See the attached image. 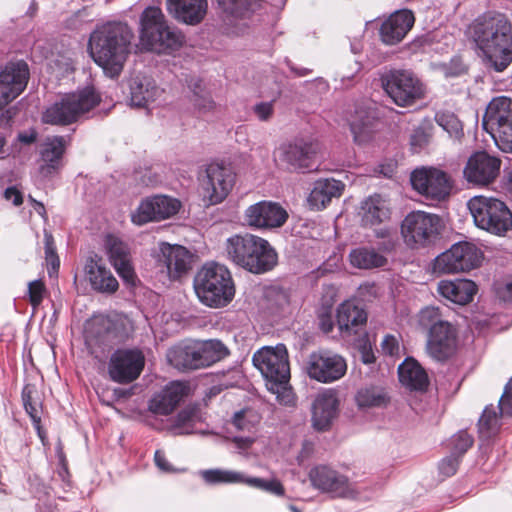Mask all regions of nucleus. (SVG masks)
I'll return each instance as SVG.
<instances>
[{
	"label": "nucleus",
	"mask_w": 512,
	"mask_h": 512,
	"mask_svg": "<svg viewBox=\"0 0 512 512\" xmlns=\"http://www.w3.org/2000/svg\"><path fill=\"white\" fill-rule=\"evenodd\" d=\"M466 36L487 67L503 72L512 63V23L506 15H479L468 25Z\"/></svg>",
	"instance_id": "1"
},
{
	"label": "nucleus",
	"mask_w": 512,
	"mask_h": 512,
	"mask_svg": "<svg viewBox=\"0 0 512 512\" xmlns=\"http://www.w3.org/2000/svg\"><path fill=\"white\" fill-rule=\"evenodd\" d=\"M133 32L127 24L107 23L95 29L88 49L94 62L110 77L118 76L131 51Z\"/></svg>",
	"instance_id": "2"
},
{
	"label": "nucleus",
	"mask_w": 512,
	"mask_h": 512,
	"mask_svg": "<svg viewBox=\"0 0 512 512\" xmlns=\"http://www.w3.org/2000/svg\"><path fill=\"white\" fill-rule=\"evenodd\" d=\"M227 258L237 266L254 274L272 270L278 263V255L270 243L251 233L236 234L225 242Z\"/></svg>",
	"instance_id": "3"
},
{
	"label": "nucleus",
	"mask_w": 512,
	"mask_h": 512,
	"mask_svg": "<svg viewBox=\"0 0 512 512\" xmlns=\"http://www.w3.org/2000/svg\"><path fill=\"white\" fill-rule=\"evenodd\" d=\"M227 346L218 339L181 341L166 353L167 361L179 371H195L212 366L229 355Z\"/></svg>",
	"instance_id": "4"
},
{
	"label": "nucleus",
	"mask_w": 512,
	"mask_h": 512,
	"mask_svg": "<svg viewBox=\"0 0 512 512\" xmlns=\"http://www.w3.org/2000/svg\"><path fill=\"white\" fill-rule=\"evenodd\" d=\"M194 290L201 303L220 308L229 304L235 287L228 268L218 263L205 264L194 278Z\"/></svg>",
	"instance_id": "5"
},
{
	"label": "nucleus",
	"mask_w": 512,
	"mask_h": 512,
	"mask_svg": "<svg viewBox=\"0 0 512 512\" xmlns=\"http://www.w3.org/2000/svg\"><path fill=\"white\" fill-rule=\"evenodd\" d=\"M184 37L168 26L162 10L148 7L141 15L140 44L143 49L155 53H170L182 46Z\"/></svg>",
	"instance_id": "6"
},
{
	"label": "nucleus",
	"mask_w": 512,
	"mask_h": 512,
	"mask_svg": "<svg viewBox=\"0 0 512 512\" xmlns=\"http://www.w3.org/2000/svg\"><path fill=\"white\" fill-rule=\"evenodd\" d=\"M100 95L94 87L64 95L59 101L49 106L42 115L44 123L52 125H69L76 122L100 103Z\"/></svg>",
	"instance_id": "7"
},
{
	"label": "nucleus",
	"mask_w": 512,
	"mask_h": 512,
	"mask_svg": "<svg viewBox=\"0 0 512 512\" xmlns=\"http://www.w3.org/2000/svg\"><path fill=\"white\" fill-rule=\"evenodd\" d=\"M467 206L478 228L497 236L512 230V212L503 201L479 195L472 197Z\"/></svg>",
	"instance_id": "8"
},
{
	"label": "nucleus",
	"mask_w": 512,
	"mask_h": 512,
	"mask_svg": "<svg viewBox=\"0 0 512 512\" xmlns=\"http://www.w3.org/2000/svg\"><path fill=\"white\" fill-rule=\"evenodd\" d=\"M482 126L503 152H512V100L506 96L493 98L482 119Z\"/></svg>",
	"instance_id": "9"
},
{
	"label": "nucleus",
	"mask_w": 512,
	"mask_h": 512,
	"mask_svg": "<svg viewBox=\"0 0 512 512\" xmlns=\"http://www.w3.org/2000/svg\"><path fill=\"white\" fill-rule=\"evenodd\" d=\"M401 236L412 248H425L433 244L440 234V218L424 211H412L401 222Z\"/></svg>",
	"instance_id": "10"
},
{
	"label": "nucleus",
	"mask_w": 512,
	"mask_h": 512,
	"mask_svg": "<svg viewBox=\"0 0 512 512\" xmlns=\"http://www.w3.org/2000/svg\"><path fill=\"white\" fill-rule=\"evenodd\" d=\"M381 82L387 95L401 107L414 104L426 94L425 85L409 70H390L382 75Z\"/></svg>",
	"instance_id": "11"
},
{
	"label": "nucleus",
	"mask_w": 512,
	"mask_h": 512,
	"mask_svg": "<svg viewBox=\"0 0 512 512\" xmlns=\"http://www.w3.org/2000/svg\"><path fill=\"white\" fill-rule=\"evenodd\" d=\"M320 152L321 145L318 141L296 138L281 144L274 152V157L290 170L306 172L314 169Z\"/></svg>",
	"instance_id": "12"
},
{
	"label": "nucleus",
	"mask_w": 512,
	"mask_h": 512,
	"mask_svg": "<svg viewBox=\"0 0 512 512\" xmlns=\"http://www.w3.org/2000/svg\"><path fill=\"white\" fill-rule=\"evenodd\" d=\"M483 259L482 251L471 242H458L437 256L433 270L440 274L467 272L477 268Z\"/></svg>",
	"instance_id": "13"
},
{
	"label": "nucleus",
	"mask_w": 512,
	"mask_h": 512,
	"mask_svg": "<svg viewBox=\"0 0 512 512\" xmlns=\"http://www.w3.org/2000/svg\"><path fill=\"white\" fill-rule=\"evenodd\" d=\"M305 371L310 379L328 384L341 379L346 374L347 363L340 354L330 350H319L308 356Z\"/></svg>",
	"instance_id": "14"
},
{
	"label": "nucleus",
	"mask_w": 512,
	"mask_h": 512,
	"mask_svg": "<svg viewBox=\"0 0 512 512\" xmlns=\"http://www.w3.org/2000/svg\"><path fill=\"white\" fill-rule=\"evenodd\" d=\"M253 364L267 383L289 382L290 366L287 348L284 344L261 348L253 355Z\"/></svg>",
	"instance_id": "15"
},
{
	"label": "nucleus",
	"mask_w": 512,
	"mask_h": 512,
	"mask_svg": "<svg viewBox=\"0 0 512 512\" xmlns=\"http://www.w3.org/2000/svg\"><path fill=\"white\" fill-rule=\"evenodd\" d=\"M413 188L427 199L444 200L451 191L452 184L446 172L434 167L415 169L410 177Z\"/></svg>",
	"instance_id": "16"
},
{
	"label": "nucleus",
	"mask_w": 512,
	"mask_h": 512,
	"mask_svg": "<svg viewBox=\"0 0 512 512\" xmlns=\"http://www.w3.org/2000/svg\"><path fill=\"white\" fill-rule=\"evenodd\" d=\"M235 173L231 168L217 163L209 164L201 181L204 201L209 205L223 202L235 184Z\"/></svg>",
	"instance_id": "17"
},
{
	"label": "nucleus",
	"mask_w": 512,
	"mask_h": 512,
	"mask_svg": "<svg viewBox=\"0 0 512 512\" xmlns=\"http://www.w3.org/2000/svg\"><path fill=\"white\" fill-rule=\"evenodd\" d=\"M145 365V357L138 349H118L110 357L108 373L116 383L127 384L136 380Z\"/></svg>",
	"instance_id": "18"
},
{
	"label": "nucleus",
	"mask_w": 512,
	"mask_h": 512,
	"mask_svg": "<svg viewBox=\"0 0 512 512\" xmlns=\"http://www.w3.org/2000/svg\"><path fill=\"white\" fill-rule=\"evenodd\" d=\"M288 219V212L277 202L259 201L244 212V221L253 229L264 230L282 227Z\"/></svg>",
	"instance_id": "19"
},
{
	"label": "nucleus",
	"mask_w": 512,
	"mask_h": 512,
	"mask_svg": "<svg viewBox=\"0 0 512 512\" xmlns=\"http://www.w3.org/2000/svg\"><path fill=\"white\" fill-rule=\"evenodd\" d=\"M203 480L208 484H237L243 483L272 494L281 496L284 488L278 480H264L257 477H247L241 472L224 469H208L201 471Z\"/></svg>",
	"instance_id": "20"
},
{
	"label": "nucleus",
	"mask_w": 512,
	"mask_h": 512,
	"mask_svg": "<svg viewBox=\"0 0 512 512\" xmlns=\"http://www.w3.org/2000/svg\"><path fill=\"white\" fill-rule=\"evenodd\" d=\"M29 68L26 62H9L0 71V110L16 99L26 88Z\"/></svg>",
	"instance_id": "21"
},
{
	"label": "nucleus",
	"mask_w": 512,
	"mask_h": 512,
	"mask_svg": "<svg viewBox=\"0 0 512 512\" xmlns=\"http://www.w3.org/2000/svg\"><path fill=\"white\" fill-rule=\"evenodd\" d=\"M309 479L314 488L335 497H355L357 494L345 475L325 465L312 468Z\"/></svg>",
	"instance_id": "22"
},
{
	"label": "nucleus",
	"mask_w": 512,
	"mask_h": 512,
	"mask_svg": "<svg viewBox=\"0 0 512 512\" xmlns=\"http://www.w3.org/2000/svg\"><path fill=\"white\" fill-rule=\"evenodd\" d=\"M339 399L335 389L319 392L311 405V426L317 432L329 431L339 415Z\"/></svg>",
	"instance_id": "23"
},
{
	"label": "nucleus",
	"mask_w": 512,
	"mask_h": 512,
	"mask_svg": "<svg viewBox=\"0 0 512 512\" xmlns=\"http://www.w3.org/2000/svg\"><path fill=\"white\" fill-rule=\"evenodd\" d=\"M180 209L177 199L156 195L143 200L132 214V222L143 225L151 221L167 219L175 215Z\"/></svg>",
	"instance_id": "24"
},
{
	"label": "nucleus",
	"mask_w": 512,
	"mask_h": 512,
	"mask_svg": "<svg viewBox=\"0 0 512 512\" xmlns=\"http://www.w3.org/2000/svg\"><path fill=\"white\" fill-rule=\"evenodd\" d=\"M501 160L487 152H476L471 155L464 168V176L470 183L488 185L499 175Z\"/></svg>",
	"instance_id": "25"
},
{
	"label": "nucleus",
	"mask_w": 512,
	"mask_h": 512,
	"mask_svg": "<svg viewBox=\"0 0 512 512\" xmlns=\"http://www.w3.org/2000/svg\"><path fill=\"white\" fill-rule=\"evenodd\" d=\"M457 346V331L447 322L428 333L425 350L432 359L444 362L456 353Z\"/></svg>",
	"instance_id": "26"
},
{
	"label": "nucleus",
	"mask_w": 512,
	"mask_h": 512,
	"mask_svg": "<svg viewBox=\"0 0 512 512\" xmlns=\"http://www.w3.org/2000/svg\"><path fill=\"white\" fill-rule=\"evenodd\" d=\"M188 392L189 386L185 382L173 381L151 398L149 410L157 415H169Z\"/></svg>",
	"instance_id": "27"
},
{
	"label": "nucleus",
	"mask_w": 512,
	"mask_h": 512,
	"mask_svg": "<svg viewBox=\"0 0 512 512\" xmlns=\"http://www.w3.org/2000/svg\"><path fill=\"white\" fill-rule=\"evenodd\" d=\"M414 22L415 18L410 10L396 11L381 25L380 36L382 41L387 45L399 43L411 30Z\"/></svg>",
	"instance_id": "28"
},
{
	"label": "nucleus",
	"mask_w": 512,
	"mask_h": 512,
	"mask_svg": "<svg viewBox=\"0 0 512 512\" xmlns=\"http://www.w3.org/2000/svg\"><path fill=\"white\" fill-rule=\"evenodd\" d=\"M105 248L110 263L118 275L126 282L133 283L135 279L134 269L131 264L130 249L121 240L114 236H108L105 241Z\"/></svg>",
	"instance_id": "29"
},
{
	"label": "nucleus",
	"mask_w": 512,
	"mask_h": 512,
	"mask_svg": "<svg viewBox=\"0 0 512 512\" xmlns=\"http://www.w3.org/2000/svg\"><path fill=\"white\" fill-rule=\"evenodd\" d=\"M160 251L170 279H179L191 269L192 254L185 247L162 243Z\"/></svg>",
	"instance_id": "30"
},
{
	"label": "nucleus",
	"mask_w": 512,
	"mask_h": 512,
	"mask_svg": "<svg viewBox=\"0 0 512 512\" xmlns=\"http://www.w3.org/2000/svg\"><path fill=\"white\" fill-rule=\"evenodd\" d=\"M167 9L176 20L188 25H197L207 14L208 1L167 0Z\"/></svg>",
	"instance_id": "31"
},
{
	"label": "nucleus",
	"mask_w": 512,
	"mask_h": 512,
	"mask_svg": "<svg viewBox=\"0 0 512 512\" xmlns=\"http://www.w3.org/2000/svg\"><path fill=\"white\" fill-rule=\"evenodd\" d=\"M66 142L62 136L48 137L42 145L41 164L39 172L44 177H50L62 167V157Z\"/></svg>",
	"instance_id": "32"
},
{
	"label": "nucleus",
	"mask_w": 512,
	"mask_h": 512,
	"mask_svg": "<svg viewBox=\"0 0 512 512\" xmlns=\"http://www.w3.org/2000/svg\"><path fill=\"white\" fill-rule=\"evenodd\" d=\"M347 121L356 144L363 145L372 139L375 113L370 107H356Z\"/></svg>",
	"instance_id": "33"
},
{
	"label": "nucleus",
	"mask_w": 512,
	"mask_h": 512,
	"mask_svg": "<svg viewBox=\"0 0 512 512\" xmlns=\"http://www.w3.org/2000/svg\"><path fill=\"white\" fill-rule=\"evenodd\" d=\"M359 216L362 226L373 227L388 221L391 216V209L384 197L374 194L361 203Z\"/></svg>",
	"instance_id": "34"
},
{
	"label": "nucleus",
	"mask_w": 512,
	"mask_h": 512,
	"mask_svg": "<svg viewBox=\"0 0 512 512\" xmlns=\"http://www.w3.org/2000/svg\"><path fill=\"white\" fill-rule=\"evenodd\" d=\"M85 275L92 289L97 292L112 294L119 287L117 279L100 260L89 258L85 264Z\"/></svg>",
	"instance_id": "35"
},
{
	"label": "nucleus",
	"mask_w": 512,
	"mask_h": 512,
	"mask_svg": "<svg viewBox=\"0 0 512 512\" xmlns=\"http://www.w3.org/2000/svg\"><path fill=\"white\" fill-rule=\"evenodd\" d=\"M336 319L340 332L351 335L366 323L367 314L355 301L347 300L338 306Z\"/></svg>",
	"instance_id": "36"
},
{
	"label": "nucleus",
	"mask_w": 512,
	"mask_h": 512,
	"mask_svg": "<svg viewBox=\"0 0 512 512\" xmlns=\"http://www.w3.org/2000/svg\"><path fill=\"white\" fill-rule=\"evenodd\" d=\"M345 185L335 179H319L314 183L311 190L308 203L312 209L321 210L325 208L332 198L340 197Z\"/></svg>",
	"instance_id": "37"
},
{
	"label": "nucleus",
	"mask_w": 512,
	"mask_h": 512,
	"mask_svg": "<svg viewBox=\"0 0 512 512\" xmlns=\"http://www.w3.org/2000/svg\"><path fill=\"white\" fill-rule=\"evenodd\" d=\"M476 291L475 283L467 279L455 281L442 280L438 283V292L440 295L461 305L472 301Z\"/></svg>",
	"instance_id": "38"
},
{
	"label": "nucleus",
	"mask_w": 512,
	"mask_h": 512,
	"mask_svg": "<svg viewBox=\"0 0 512 512\" xmlns=\"http://www.w3.org/2000/svg\"><path fill=\"white\" fill-rule=\"evenodd\" d=\"M130 89L131 104L136 107H148L162 93L155 81L147 76L133 78Z\"/></svg>",
	"instance_id": "39"
},
{
	"label": "nucleus",
	"mask_w": 512,
	"mask_h": 512,
	"mask_svg": "<svg viewBox=\"0 0 512 512\" xmlns=\"http://www.w3.org/2000/svg\"><path fill=\"white\" fill-rule=\"evenodd\" d=\"M398 374L402 385L411 390L424 391L428 387V375L422 366L414 359L407 358L398 367Z\"/></svg>",
	"instance_id": "40"
},
{
	"label": "nucleus",
	"mask_w": 512,
	"mask_h": 512,
	"mask_svg": "<svg viewBox=\"0 0 512 512\" xmlns=\"http://www.w3.org/2000/svg\"><path fill=\"white\" fill-rule=\"evenodd\" d=\"M349 260L353 267L359 269L379 268L386 264L387 259L374 248L359 247L349 254Z\"/></svg>",
	"instance_id": "41"
},
{
	"label": "nucleus",
	"mask_w": 512,
	"mask_h": 512,
	"mask_svg": "<svg viewBox=\"0 0 512 512\" xmlns=\"http://www.w3.org/2000/svg\"><path fill=\"white\" fill-rule=\"evenodd\" d=\"M222 10L234 19L244 20L258 8V0H217Z\"/></svg>",
	"instance_id": "42"
},
{
	"label": "nucleus",
	"mask_w": 512,
	"mask_h": 512,
	"mask_svg": "<svg viewBox=\"0 0 512 512\" xmlns=\"http://www.w3.org/2000/svg\"><path fill=\"white\" fill-rule=\"evenodd\" d=\"M201 420L200 410L195 405H189L182 409L172 426V430L176 434H190L193 433L194 425Z\"/></svg>",
	"instance_id": "43"
},
{
	"label": "nucleus",
	"mask_w": 512,
	"mask_h": 512,
	"mask_svg": "<svg viewBox=\"0 0 512 512\" xmlns=\"http://www.w3.org/2000/svg\"><path fill=\"white\" fill-rule=\"evenodd\" d=\"M434 119L451 138L460 140L464 136L463 124L453 112L447 110L438 111Z\"/></svg>",
	"instance_id": "44"
},
{
	"label": "nucleus",
	"mask_w": 512,
	"mask_h": 512,
	"mask_svg": "<svg viewBox=\"0 0 512 512\" xmlns=\"http://www.w3.org/2000/svg\"><path fill=\"white\" fill-rule=\"evenodd\" d=\"M500 416L493 406H487L479 419V434L483 439L496 435L500 429Z\"/></svg>",
	"instance_id": "45"
},
{
	"label": "nucleus",
	"mask_w": 512,
	"mask_h": 512,
	"mask_svg": "<svg viewBox=\"0 0 512 512\" xmlns=\"http://www.w3.org/2000/svg\"><path fill=\"white\" fill-rule=\"evenodd\" d=\"M387 395L382 388L370 387L358 391L356 401L360 407H380L387 403Z\"/></svg>",
	"instance_id": "46"
},
{
	"label": "nucleus",
	"mask_w": 512,
	"mask_h": 512,
	"mask_svg": "<svg viewBox=\"0 0 512 512\" xmlns=\"http://www.w3.org/2000/svg\"><path fill=\"white\" fill-rule=\"evenodd\" d=\"M448 321L444 320L439 308L436 307H425L423 308L418 316L417 323L422 330L432 331L438 326H442Z\"/></svg>",
	"instance_id": "47"
},
{
	"label": "nucleus",
	"mask_w": 512,
	"mask_h": 512,
	"mask_svg": "<svg viewBox=\"0 0 512 512\" xmlns=\"http://www.w3.org/2000/svg\"><path fill=\"white\" fill-rule=\"evenodd\" d=\"M45 260L48 265L49 276L56 275L60 266L59 257L56 253L54 238L51 233L44 232Z\"/></svg>",
	"instance_id": "48"
},
{
	"label": "nucleus",
	"mask_w": 512,
	"mask_h": 512,
	"mask_svg": "<svg viewBox=\"0 0 512 512\" xmlns=\"http://www.w3.org/2000/svg\"><path fill=\"white\" fill-rule=\"evenodd\" d=\"M135 178L143 186L154 187L163 181L162 169L159 166H150L137 170Z\"/></svg>",
	"instance_id": "49"
},
{
	"label": "nucleus",
	"mask_w": 512,
	"mask_h": 512,
	"mask_svg": "<svg viewBox=\"0 0 512 512\" xmlns=\"http://www.w3.org/2000/svg\"><path fill=\"white\" fill-rule=\"evenodd\" d=\"M289 382L283 383H266L267 388L276 395V399L282 405L292 406L295 404V395L288 385Z\"/></svg>",
	"instance_id": "50"
},
{
	"label": "nucleus",
	"mask_w": 512,
	"mask_h": 512,
	"mask_svg": "<svg viewBox=\"0 0 512 512\" xmlns=\"http://www.w3.org/2000/svg\"><path fill=\"white\" fill-rule=\"evenodd\" d=\"M452 454L461 458L473 444V438L466 431H459L451 439Z\"/></svg>",
	"instance_id": "51"
},
{
	"label": "nucleus",
	"mask_w": 512,
	"mask_h": 512,
	"mask_svg": "<svg viewBox=\"0 0 512 512\" xmlns=\"http://www.w3.org/2000/svg\"><path fill=\"white\" fill-rule=\"evenodd\" d=\"M32 392L31 387L25 386L22 391V401L33 422L38 423L40 421L39 405L36 401H33Z\"/></svg>",
	"instance_id": "52"
},
{
	"label": "nucleus",
	"mask_w": 512,
	"mask_h": 512,
	"mask_svg": "<svg viewBox=\"0 0 512 512\" xmlns=\"http://www.w3.org/2000/svg\"><path fill=\"white\" fill-rule=\"evenodd\" d=\"M193 106L200 115H206L212 113L216 104L209 94H197L193 96Z\"/></svg>",
	"instance_id": "53"
},
{
	"label": "nucleus",
	"mask_w": 512,
	"mask_h": 512,
	"mask_svg": "<svg viewBox=\"0 0 512 512\" xmlns=\"http://www.w3.org/2000/svg\"><path fill=\"white\" fill-rule=\"evenodd\" d=\"M381 350L385 355H389L391 357H399L400 356V342L399 337L387 334L384 336L381 344Z\"/></svg>",
	"instance_id": "54"
},
{
	"label": "nucleus",
	"mask_w": 512,
	"mask_h": 512,
	"mask_svg": "<svg viewBox=\"0 0 512 512\" xmlns=\"http://www.w3.org/2000/svg\"><path fill=\"white\" fill-rule=\"evenodd\" d=\"M460 458L451 453L450 456L445 457L439 463V471L445 477L453 476L459 466Z\"/></svg>",
	"instance_id": "55"
},
{
	"label": "nucleus",
	"mask_w": 512,
	"mask_h": 512,
	"mask_svg": "<svg viewBox=\"0 0 512 512\" xmlns=\"http://www.w3.org/2000/svg\"><path fill=\"white\" fill-rule=\"evenodd\" d=\"M429 140L430 135L423 128L415 129L410 137L412 150L414 152H419L429 143Z\"/></svg>",
	"instance_id": "56"
},
{
	"label": "nucleus",
	"mask_w": 512,
	"mask_h": 512,
	"mask_svg": "<svg viewBox=\"0 0 512 512\" xmlns=\"http://www.w3.org/2000/svg\"><path fill=\"white\" fill-rule=\"evenodd\" d=\"M45 286L42 281L34 280L28 285V293L31 304L37 307L43 300Z\"/></svg>",
	"instance_id": "57"
},
{
	"label": "nucleus",
	"mask_w": 512,
	"mask_h": 512,
	"mask_svg": "<svg viewBox=\"0 0 512 512\" xmlns=\"http://www.w3.org/2000/svg\"><path fill=\"white\" fill-rule=\"evenodd\" d=\"M253 112L260 121H268L274 113L272 102H260L253 107Z\"/></svg>",
	"instance_id": "58"
},
{
	"label": "nucleus",
	"mask_w": 512,
	"mask_h": 512,
	"mask_svg": "<svg viewBox=\"0 0 512 512\" xmlns=\"http://www.w3.org/2000/svg\"><path fill=\"white\" fill-rule=\"evenodd\" d=\"M248 411H240L235 413L232 424L241 431H250L252 428V422L247 418Z\"/></svg>",
	"instance_id": "59"
},
{
	"label": "nucleus",
	"mask_w": 512,
	"mask_h": 512,
	"mask_svg": "<svg viewBox=\"0 0 512 512\" xmlns=\"http://www.w3.org/2000/svg\"><path fill=\"white\" fill-rule=\"evenodd\" d=\"M465 70V65L458 59H454L450 64L443 66V72L446 77L459 76L463 74Z\"/></svg>",
	"instance_id": "60"
},
{
	"label": "nucleus",
	"mask_w": 512,
	"mask_h": 512,
	"mask_svg": "<svg viewBox=\"0 0 512 512\" xmlns=\"http://www.w3.org/2000/svg\"><path fill=\"white\" fill-rule=\"evenodd\" d=\"M497 296L504 302H512V282H504L497 285Z\"/></svg>",
	"instance_id": "61"
},
{
	"label": "nucleus",
	"mask_w": 512,
	"mask_h": 512,
	"mask_svg": "<svg viewBox=\"0 0 512 512\" xmlns=\"http://www.w3.org/2000/svg\"><path fill=\"white\" fill-rule=\"evenodd\" d=\"M500 415L501 416H512V395L503 393L500 400L499 405Z\"/></svg>",
	"instance_id": "62"
},
{
	"label": "nucleus",
	"mask_w": 512,
	"mask_h": 512,
	"mask_svg": "<svg viewBox=\"0 0 512 512\" xmlns=\"http://www.w3.org/2000/svg\"><path fill=\"white\" fill-rule=\"evenodd\" d=\"M4 198L7 201H11L15 206H19L23 202L21 192L16 187H8L4 191Z\"/></svg>",
	"instance_id": "63"
},
{
	"label": "nucleus",
	"mask_w": 512,
	"mask_h": 512,
	"mask_svg": "<svg viewBox=\"0 0 512 512\" xmlns=\"http://www.w3.org/2000/svg\"><path fill=\"white\" fill-rule=\"evenodd\" d=\"M360 359L364 364H372L375 362V355L370 344H363L359 349Z\"/></svg>",
	"instance_id": "64"
}]
</instances>
